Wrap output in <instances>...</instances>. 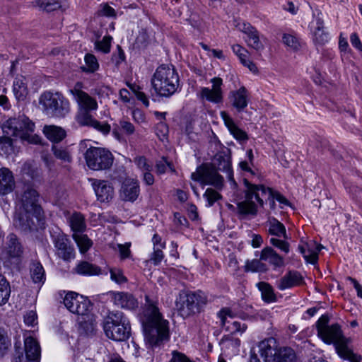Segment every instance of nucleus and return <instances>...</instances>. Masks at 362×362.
<instances>
[{
	"label": "nucleus",
	"mask_w": 362,
	"mask_h": 362,
	"mask_svg": "<svg viewBox=\"0 0 362 362\" xmlns=\"http://www.w3.org/2000/svg\"><path fill=\"white\" fill-rule=\"evenodd\" d=\"M346 280L350 281L353 284L354 287L356 290L358 297L362 298V286L358 282V281L356 279L352 278L351 276L346 277Z\"/></svg>",
	"instance_id": "obj_64"
},
{
	"label": "nucleus",
	"mask_w": 362,
	"mask_h": 362,
	"mask_svg": "<svg viewBox=\"0 0 362 362\" xmlns=\"http://www.w3.org/2000/svg\"><path fill=\"white\" fill-rule=\"evenodd\" d=\"M13 92L18 101H24L28 94L26 78L23 76H18L13 84Z\"/></svg>",
	"instance_id": "obj_31"
},
{
	"label": "nucleus",
	"mask_w": 362,
	"mask_h": 362,
	"mask_svg": "<svg viewBox=\"0 0 362 362\" xmlns=\"http://www.w3.org/2000/svg\"><path fill=\"white\" fill-rule=\"evenodd\" d=\"M15 185L13 173L8 168H0V194L6 195L11 193Z\"/></svg>",
	"instance_id": "obj_28"
},
{
	"label": "nucleus",
	"mask_w": 362,
	"mask_h": 362,
	"mask_svg": "<svg viewBox=\"0 0 362 362\" xmlns=\"http://www.w3.org/2000/svg\"><path fill=\"white\" fill-rule=\"evenodd\" d=\"M87 166L93 170H103L110 168L114 157L112 153L104 148L90 147L84 153Z\"/></svg>",
	"instance_id": "obj_10"
},
{
	"label": "nucleus",
	"mask_w": 362,
	"mask_h": 362,
	"mask_svg": "<svg viewBox=\"0 0 362 362\" xmlns=\"http://www.w3.org/2000/svg\"><path fill=\"white\" fill-rule=\"evenodd\" d=\"M269 243L271 245L279 248V250L284 252L285 253L287 254L289 252L290 245L288 242L283 240L277 239L275 238H272L269 240Z\"/></svg>",
	"instance_id": "obj_53"
},
{
	"label": "nucleus",
	"mask_w": 362,
	"mask_h": 362,
	"mask_svg": "<svg viewBox=\"0 0 362 362\" xmlns=\"http://www.w3.org/2000/svg\"><path fill=\"white\" fill-rule=\"evenodd\" d=\"M91 110H78L76 115V120L80 126L90 127L107 134L110 132V125L106 122L101 123L96 120L90 114Z\"/></svg>",
	"instance_id": "obj_16"
},
{
	"label": "nucleus",
	"mask_w": 362,
	"mask_h": 362,
	"mask_svg": "<svg viewBox=\"0 0 362 362\" xmlns=\"http://www.w3.org/2000/svg\"><path fill=\"white\" fill-rule=\"evenodd\" d=\"M238 213L242 216H256L257 214V206L252 201V199L245 198V200L237 204Z\"/></svg>",
	"instance_id": "obj_32"
},
{
	"label": "nucleus",
	"mask_w": 362,
	"mask_h": 362,
	"mask_svg": "<svg viewBox=\"0 0 362 362\" xmlns=\"http://www.w3.org/2000/svg\"><path fill=\"white\" fill-rule=\"evenodd\" d=\"M112 40V37L110 35H106L102 40L95 42V49L104 54H107L110 52Z\"/></svg>",
	"instance_id": "obj_48"
},
{
	"label": "nucleus",
	"mask_w": 362,
	"mask_h": 362,
	"mask_svg": "<svg viewBox=\"0 0 362 362\" xmlns=\"http://www.w3.org/2000/svg\"><path fill=\"white\" fill-rule=\"evenodd\" d=\"M220 115L224 122V124L236 140L240 142L247 141L248 136L247 133L236 125L233 119L226 112L221 111Z\"/></svg>",
	"instance_id": "obj_27"
},
{
	"label": "nucleus",
	"mask_w": 362,
	"mask_h": 362,
	"mask_svg": "<svg viewBox=\"0 0 362 362\" xmlns=\"http://www.w3.org/2000/svg\"><path fill=\"white\" fill-rule=\"evenodd\" d=\"M350 42L353 47L362 52V43L357 33H354L351 35Z\"/></svg>",
	"instance_id": "obj_63"
},
{
	"label": "nucleus",
	"mask_w": 362,
	"mask_h": 362,
	"mask_svg": "<svg viewBox=\"0 0 362 362\" xmlns=\"http://www.w3.org/2000/svg\"><path fill=\"white\" fill-rule=\"evenodd\" d=\"M219 317H221L223 329L230 334H235L238 332L242 334L247 329V325L245 323H241L239 321L233 320L230 315V310L229 309H222L219 312Z\"/></svg>",
	"instance_id": "obj_20"
},
{
	"label": "nucleus",
	"mask_w": 362,
	"mask_h": 362,
	"mask_svg": "<svg viewBox=\"0 0 362 362\" xmlns=\"http://www.w3.org/2000/svg\"><path fill=\"white\" fill-rule=\"evenodd\" d=\"M207 302V296L200 290L182 291L175 300V309L179 315L186 319L200 313Z\"/></svg>",
	"instance_id": "obj_6"
},
{
	"label": "nucleus",
	"mask_w": 362,
	"mask_h": 362,
	"mask_svg": "<svg viewBox=\"0 0 362 362\" xmlns=\"http://www.w3.org/2000/svg\"><path fill=\"white\" fill-rule=\"evenodd\" d=\"M100 9L98 11V15L115 18L117 14L115 10L109 6L107 4H103L100 5Z\"/></svg>",
	"instance_id": "obj_57"
},
{
	"label": "nucleus",
	"mask_w": 362,
	"mask_h": 362,
	"mask_svg": "<svg viewBox=\"0 0 362 362\" xmlns=\"http://www.w3.org/2000/svg\"><path fill=\"white\" fill-rule=\"evenodd\" d=\"M117 54H113L112 55V60L115 63L116 66H119L122 62L125 60L124 52L119 45L117 46Z\"/></svg>",
	"instance_id": "obj_60"
},
{
	"label": "nucleus",
	"mask_w": 362,
	"mask_h": 362,
	"mask_svg": "<svg viewBox=\"0 0 362 362\" xmlns=\"http://www.w3.org/2000/svg\"><path fill=\"white\" fill-rule=\"evenodd\" d=\"M64 304L71 313L78 315H85L88 310L90 301L82 296L70 291L66 294Z\"/></svg>",
	"instance_id": "obj_12"
},
{
	"label": "nucleus",
	"mask_w": 362,
	"mask_h": 362,
	"mask_svg": "<svg viewBox=\"0 0 362 362\" xmlns=\"http://www.w3.org/2000/svg\"><path fill=\"white\" fill-rule=\"evenodd\" d=\"M53 243L57 250V255L64 260L74 258L75 251L67 235L58 233L53 237Z\"/></svg>",
	"instance_id": "obj_18"
},
{
	"label": "nucleus",
	"mask_w": 362,
	"mask_h": 362,
	"mask_svg": "<svg viewBox=\"0 0 362 362\" xmlns=\"http://www.w3.org/2000/svg\"><path fill=\"white\" fill-rule=\"evenodd\" d=\"M191 178L204 185H212L218 190L223 187V177L211 165L202 164L198 166L196 171L192 173Z\"/></svg>",
	"instance_id": "obj_11"
},
{
	"label": "nucleus",
	"mask_w": 362,
	"mask_h": 362,
	"mask_svg": "<svg viewBox=\"0 0 362 362\" xmlns=\"http://www.w3.org/2000/svg\"><path fill=\"white\" fill-rule=\"evenodd\" d=\"M260 259L267 261L274 267V268H280L284 266V258L280 256L272 247H264L260 255Z\"/></svg>",
	"instance_id": "obj_30"
},
{
	"label": "nucleus",
	"mask_w": 362,
	"mask_h": 362,
	"mask_svg": "<svg viewBox=\"0 0 362 362\" xmlns=\"http://www.w3.org/2000/svg\"><path fill=\"white\" fill-rule=\"evenodd\" d=\"M105 335L115 341H122L130 336V323L121 311H112L107 316L103 325Z\"/></svg>",
	"instance_id": "obj_8"
},
{
	"label": "nucleus",
	"mask_w": 362,
	"mask_h": 362,
	"mask_svg": "<svg viewBox=\"0 0 362 362\" xmlns=\"http://www.w3.org/2000/svg\"><path fill=\"white\" fill-rule=\"evenodd\" d=\"M257 287L260 291L262 298L264 302L272 303L276 300L274 289L269 283L260 281L257 284Z\"/></svg>",
	"instance_id": "obj_36"
},
{
	"label": "nucleus",
	"mask_w": 362,
	"mask_h": 362,
	"mask_svg": "<svg viewBox=\"0 0 362 362\" xmlns=\"http://www.w3.org/2000/svg\"><path fill=\"white\" fill-rule=\"evenodd\" d=\"M30 276L35 284L44 283L45 273L43 267L39 262H33L30 267Z\"/></svg>",
	"instance_id": "obj_38"
},
{
	"label": "nucleus",
	"mask_w": 362,
	"mask_h": 362,
	"mask_svg": "<svg viewBox=\"0 0 362 362\" xmlns=\"http://www.w3.org/2000/svg\"><path fill=\"white\" fill-rule=\"evenodd\" d=\"M230 151L229 148L218 152L213 159L212 166L216 167L217 170L222 171L226 174V177L235 186L236 182L233 177V172L231 167Z\"/></svg>",
	"instance_id": "obj_15"
},
{
	"label": "nucleus",
	"mask_w": 362,
	"mask_h": 362,
	"mask_svg": "<svg viewBox=\"0 0 362 362\" xmlns=\"http://www.w3.org/2000/svg\"><path fill=\"white\" fill-rule=\"evenodd\" d=\"M284 43L293 49H298L300 47L298 38L290 34H284L283 36Z\"/></svg>",
	"instance_id": "obj_52"
},
{
	"label": "nucleus",
	"mask_w": 362,
	"mask_h": 362,
	"mask_svg": "<svg viewBox=\"0 0 362 362\" xmlns=\"http://www.w3.org/2000/svg\"><path fill=\"white\" fill-rule=\"evenodd\" d=\"M11 346V340L6 332L3 328L0 327V358L8 353Z\"/></svg>",
	"instance_id": "obj_47"
},
{
	"label": "nucleus",
	"mask_w": 362,
	"mask_h": 362,
	"mask_svg": "<svg viewBox=\"0 0 362 362\" xmlns=\"http://www.w3.org/2000/svg\"><path fill=\"white\" fill-rule=\"evenodd\" d=\"M25 356L18 353L13 358V362H40V347L38 342L32 337L25 339Z\"/></svg>",
	"instance_id": "obj_14"
},
{
	"label": "nucleus",
	"mask_w": 362,
	"mask_h": 362,
	"mask_svg": "<svg viewBox=\"0 0 362 362\" xmlns=\"http://www.w3.org/2000/svg\"><path fill=\"white\" fill-rule=\"evenodd\" d=\"M228 100L230 105L238 112H243L247 107L249 103V95L245 87L242 86L236 90L229 93Z\"/></svg>",
	"instance_id": "obj_24"
},
{
	"label": "nucleus",
	"mask_w": 362,
	"mask_h": 362,
	"mask_svg": "<svg viewBox=\"0 0 362 362\" xmlns=\"http://www.w3.org/2000/svg\"><path fill=\"white\" fill-rule=\"evenodd\" d=\"M303 283V278L298 271H288L282 278L276 281V287L280 291H284Z\"/></svg>",
	"instance_id": "obj_26"
},
{
	"label": "nucleus",
	"mask_w": 362,
	"mask_h": 362,
	"mask_svg": "<svg viewBox=\"0 0 362 362\" xmlns=\"http://www.w3.org/2000/svg\"><path fill=\"white\" fill-rule=\"evenodd\" d=\"M23 253V247L21 242L13 233L6 237V241L2 252L6 258H20Z\"/></svg>",
	"instance_id": "obj_23"
},
{
	"label": "nucleus",
	"mask_w": 362,
	"mask_h": 362,
	"mask_svg": "<svg viewBox=\"0 0 362 362\" xmlns=\"http://www.w3.org/2000/svg\"><path fill=\"white\" fill-rule=\"evenodd\" d=\"M241 30L247 36L245 41L249 47L258 52L264 49V45L259 39V33L255 27L244 23Z\"/></svg>",
	"instance_id": "obj_25"
},
{
	"label": "nucleus",
	"mask_w": 362,
	"mask_h": 362,
	"mask_svg": "<svg viewBox=\"0 0 362 362\" xmlns=\"http://www.w3.org/2000/svg\"><path fill=\"white\" fill-rule=\"evenodd\" d=\"M85 65L81 66V70L86 74H93L99 69V63L95 56L90 53L84 57Z\"/></svg>",
	"instance_id": "obj_37"
},
{
	"label": "nucleus",
	"mask_w": 362,
	"mask_h": 362,
	"mask_svg": "<svg viewBox=\"0 0 362 362\" xmlns=\"http://www.w3.org/2000/svg\"><path fill=\"white\" fill-rule=\"evenodd\" d=\"M35 5L47 12H51L61 8L62 3L60 0H36Z\"/></svg>",
	"instance_id": "obj_43"
},
{
	"label": "nucleus",
	"mask_w": 362,
	"mask_h": 362,
	"mask_svg": "<svg viewBox=\"0 0 362 362\" xmlns=\"http://www.w3.org/2000/svg\"><path fill=\"white\" fill-rule=\"evenodd\" d=\"M10 136H0V155L9 156L14 151L13 140Z\"/></svg>",
	"instance_id": "obj_44"
},
{
	"label": "nucleus",
	"mask_w": 362,
	"mask_h": 362,
	"mask_svg": "<svg viewBox=\"0 0 362 362\" xmlns=\"http://www.w3.org/2000/svg\"><path fill=\"white\" fill-rule=\"evenodd\" d=\"M201 96L202 98L214 103H220L223 101V95L209 88H202Z\"/></svg>",
	"instance_id": "obj_42"
},
{
	"label": "nucleus",
	"mask_w": 362,
	"mask_h": 362,
	"mask_svg": "<svg viewBox=\"0 0 362 362\" xmlns=\"http://www.w3.org/2000/svg\"><path fill=\"white\" fill-rule=\"evenodd\" d=\"M167 167H170V163L168 162L165 157L160 160L157 161L156 165V172L158 174H164L166 172Z\"/></svg>",
	"instance_id": "obj_59"
},
{
	"label": "nucleus",
	"mask_w": 362,
	"mask_h": 362,
	"mask_svg": "<svg viewBox=\"0 0 362 362\" xmlns=\"http://www.w3.org/2000/svg\"><path fill=\"white\" fill-rule=\"evenodd\" d=\"M140 194V187L138 180L126 178L122 184L119 197L124 202H134Z\"/></svg>",
	"instance_id": "obj_21"
},
{
	"label": "nucleus",
	"mask_w": 362,
	"mask_h": 362,
	"mask_svg": "<svg viewBox=\"0 0 362 362\" xmlns=\"http://www.w3.org/2000/svg\"><path fill=\"white\" fill-rule=\"evenodd\" d=\"M329 40V34L325 29L315 30L313 33V41L315 44L325 45Z\"/></svg>",
	"instance_id": "obj_50"
},
{
	"label": "nucleus",
	"mask_w": 362,
	"mask_h": 362,
	"mask_svg": "<svg viewBox=\"0 0 362 362\" xmlns=\"http://www.w3.org/2000/svg\"><path fill=\"white\" fill-rule=\"evenodd\" d=\"M110 296L114 304L119 308L130 310L138 308V300L132 293L123 291H112Z\"/></svg>",
	"instance_id": "obj_22"
},
{
	"label": "nucleus",
	"mask_w": 362,
	"mask_h": 362,
	"mask_svg": "<svg viewBox=\"0 0 362 362\" xmlns=\"http://www.w3.org/2000/svg\"><path fill=\"white\" fill-rule=\"evenodd\" d=\"M244 185L247 189L245 192V198H255L260 206L264 205V199L267 202L268 198H272L274 189L263 185H255L247 180H244Z\"/></svg>",
	"instance_id": "obj_13"
},
{
	"label": "nucleus",
	"mask_w": 362,
	"mask_h": 362,
	"mask_svg": "<svg viewBox=\"0 0 362 362\" xmlns=\"http://www.w3.org/2000/svg\"><path fill=\"white\" fill-rule=\"evenodd\" d=\"M44 112L50 117L62 118L70 111V105L62 94L47 91L40 98Z\"/></svg>",
	"instance_id": "obj_9"
},
{
	"label": "nucleus",
	"mask_w": 362,
	"mask_h": 362,
	"mask_svg": "<svg viewBox=\"0 0 362 362\" xmlns=\"http://www.w3.org/2000/svg\"><path fill=\"white\" fill-rule=\"evenodd\" d=\"M262 259H254L252 260H247L245 264V272H264L267 270V267L264 263L262 262Z\"/></svg>",
	"instance_id": "obj_45"
},
{
	"label": "nucleus",
	"mask_w": 362,
	"mask_h": 362,
	"mask_svg": "<svg viewBox=\"0 0 362 362\" xmlns=\"http://www.w3.org/2000/svg\"><path fill=\"white\" fill-rule=\"evenodd\" d=\"M134 163L137 167L143 172L146 170H152L153 165L147 162V159L144 156L135 158Z\"/></svg>",
	"instance_id": "obj_55"
},
{
	"label": "nucleus",
	"mask_w": 362,
	"mask_h": 362,
	"mask_svg": "<svg viewBox=\"0 0 362 362\" xmlns=\"http://www.w3.org/2000/svg\"><path fill=\"white\" fill-rule=\"evenodd\" d=\"M40 194L31 187H28L21 199V211L14 218V225L24 231H30L36 228L33 218L40 226L44 220V211L39 204Z\"/></svg>",
	"instance_id": "obj_2"
},
{
	"label": "nucleus",
	"mask_w": 362,
	"mask_h": 362,
	"mask_svg": "<svg viewBox=\"0 0 362 362\" xmlns=\"http://www.w3.org/2000/svg\"><path fill=\"white\" fill-rule=\"evenodd\" d=\"M35 127V124L25 115L10 118L1 126L5 134L19 137L21 140L29 143L37 144L40 140L39 137L32 135Z\"/></svg>",
	"instance_id": "obj_7"
},
{
	"label": "nucleus",
	"mask_w": 362,
	"mask_h": 362,
	"mask_svg": "<svg viewBox=\"0 0 362 362\" xmlns=\"http://www.w3.org/2000/svg\"><path fill=\"white\" fill-rule=\"evenodd\" d=\"M143 313L140 316L144 339L148 348L153 350L160 349L165 341L170 339L169 322L163 318L156 302L148 296Z\"/></svg>",
	"instance_id": "obj_1"
},
{
	"label": "nucleus",
	"mask_w": 362,
	"mask_h": 362,
	"mask_svg": "<svg viewBox=\"0 0 362 362\" xmlns=\"http://www.w3.org/2000/svg\"><path fill=\"white\" fill-rule=\"evenodd\" d=\"M325 343L334 344L339 356L349 362H361L362 356L354 352L351 339L343 335L342 330L338 323H334L327 327L324 333L318 336Z\"/></svg>",
	"instance_id": "obj_4"
},
{
	"label": "nucleus",
	"mask_w": 362,
	"mask_h": 362,
	"mask_svg": "<svg viewBox=\"0 0 362 362\" xmlns=\"http://www.w3.org/2000/svg\"><path fill=\"white\" fill-rule=\"evenodd\" d=\"M69 226L74 233H82L86 230V224L84 216L79 212H74L69 218Z\"/></svg>",
	"instance_id": "obj_33"
},
{
	"label": "nucleus",
	"mask_w": 362,
	"mask_h": 362,
	"mask_svg": "<svg viewBox=\"0 0 362 362\" xmlns=\"http://www.w3.org/2000/svg\"><path fill=\"white\" fill-rule=\"evenodd\" d=\"M329 322V317L328 315H322L318 320L316 322V329L317 331V335L319 336L321 333H324V331L330 325H328Z\"/></svg>",
	"instance_id": "obj_51"
},
{
	"label": "nucleus",
	"mask_w": 362,
	"mask_h": 362,
	"mask_svg": "<svg viewBox=\"0 0 362 362\" xmlns=\"http://www.w3.org/2000/svg\"><path fill=\"white\" fill-rule=\"evenodd\" d=\"M163 248L153 247V252L151 255L150 261L154 265H158L164 258V254L163 252Z\"/></svg>",
	"instance_id": "obj_54"
},
{
	"label": "nucleus",
	"mask_w": 362,
	"mask_h": 362,
	"mask_svg": "<svg viewBox=\"0 0 362 362\" xmlns=\"http://www.w3.org/2000/svg\"><path fill=\"white\" fill-rule=\"evenodd\" d=\"M268 232L272 235L282 237L284 239L288 238L284 225L275 218L269 219Z\"/></svg>",
	"instance_id": "obj_35"
},
{
	"label": "nucleus",
	"mask_w": 362,
	"mask_h": 362,
	"mask_svg": "<svg viewBox=\"0 0 362 362\" xmlns=\"http://www.w3.org/2000/svg\"><path fill=\"white\" fill-rule=\"evenodd\" d=\"M46 137L53 143H59L66 136V132L57 126H46L44 129Z\"/></svg>",
	"instance_id": "obj_34"
},
{
	"label": "nucleus",
	"mask_w": 362,
	"mask_h": 362,
	"mask_svg": "<svg viewBox=\"0 0 362 362\" xmlns=\"http://www.w3.org/2000/svg\"><path fill=\"white\" fill-rule=\"evenodd\" d=\"M11 286L6 278L0 274V305H5L11 295Z\"/></svg>",
	"instance_id": "obj_39"
},
{
	"label": "nucleus",
	"mask_w": 362,
	"mask_h": 362,
	"mask_svg": "<svg viewBox=\"0 0 362 362\" xmlns=\"http://www.w3.org/2000/svg\"><path fill=\"white\" fill-rule=\"evenodd\" d=\"M233 53L238 57L241 63L247 59V50L238 44L232 45L231 47Z\"/></svg>",
	"instance_id": "obj_56"
},
{
	"label": "nucleus",
	"mask_w": 362,
	"mask_h": 362,
	"mask_svg": "<svg viewBox=\"0 0 362 362\" xmlns=\"http://www.w3.org/2000/svg\"><path fill=\"white\" fill-rule=\"evenodd\" d=\"M73 238L77 243L80 251L82 253L86 252L92 246L93 243L86 235H83L81 233H74Z\"/></svg>",
	"instance_id": "obj_41"
},
{
	"label": "nucleus",
	"mask_w": 362,
	"mask_h": 362,
	"mask_svg": "<svg viewBox=\"0 0 362 362\" xmlns=\"http://www.w3.org/2000/svg\"><path fill=\"white\" fill-rule=\"evenodd\" d=\"M82 83L77 82L71 90V94L78 105V110H96L98 109L96 100L82 90Z\"/></svg>",
	"instance_id": "obj_17"
},
{
	"label": "nucleus",
	"mask_w": 362,
	"mask_h": 362,
	"mask_svg": "<svg viewBox=\"0 0 362 362\" xmlns=\"http://www.w3.org/2000/svg\"><path fill=\"white\" fill-rule=\"evenodd\" d=\"M74 272L81 276H90L102 274L100 267L88 261H80L74 268Z\"/></svg>",
	"instance_id": "obj_29"
},
{
	"label": "nucleus",
	"mask_w": 362,
	"mask_h": 362,
	"mask_svg": "<svg viewBox=\"0 0 362 362\" xmlns=\"http://www.w3.org/2000/svg\"><path fill=\"white\" fill-rule=\"evenodd\" d=\"M52 151L56 158L64 163H71L72 161L71 155L66 147L53 144Z\"/></svg>",
	"instance_id": "obj_40"
},
{
	"label": "nucleus",
	"mask_w": 362,
	"mask_h": 362,
	"mask_svg": "<svg viewBox=\"0 0 362 362\" xmlns=\"http://www.w3.org/2000/svg\"><path fill=\"white\" fill-rule=\"evenodd\" d=\"M37 314L33 310H30L26 313L24 316V322L28 326H33L36 324Z\"/></svg>",
	"instance_id": "obj_61"
},
{
	"label": "nucleus",
	"mask_w": 362,
	"mask_h": 362,
	"mask_svg": "<svg viewBox=\"0 0 362 362\" xmlns=\"http://www.w3.org/2000/svg\"><path fill=\"white\" fill-rule=\"evenodd\" d=\"M170 362H194L190 360L185 354L177 351H173Z\"/></svg>",
	"instance_id": "obj_58"
},
{
	"label": "nucleus",
	"mask_w": 362,
	"mask_h": 362,
	"mask_svg": "<svg viewBox=\"0 0 362 362\" xmlns=\"http://www.w3.org/2000/svg\"><path fill=\"white\" fill-rule=\"evenodd\" d=\"M119 126L122 130L128 135L134 134L135 131L134 126L128 121H120Z\"/></svg>",
	"instance_id": "obj_62"
},
{
	"label": "nucleus",
	"mask_w": 362,
	"mask_h": 362,
	"mask_svg": "<svg viewBox=\"0 0 362 362\" xmlns=\"http://www.w3.org/2000/svg\"><path fill=\"white\" fill-rule=\"evenodd\" d=\"M92 187L97 199L100 202H110L115 195L114 188L111 183L106 180L90 179Z\"/></svg>",
	"instance_id": "obj_19"
},
{
	"label": "nucleus",
	"mask_w": 362,
	"mask_h": 362,
	"mask_svg": "<svg viewBox=\"0 0 362 362\" xmlns=\"http://www.w3.org/2000/svg\"><path fill=\"white\" fill-rule=\"evenodd\" d=\"M216 189L207 188L204 193L203 197L207 202L206 204L207 207L212 206L215 202L222 199V195Z\"/></svg>",
	"instance_id": "obj_46"
},
{
	"label": "nucleus",
	"mask_w": 362,
	"mask_h": 362,
	"mask_svg": "<svg viewBox=\"0 0 362 362\" xmlns=\"http://www.w3.org/2000/svg\"><path fill=\"white\" fill-rule=\"evenodd\" d=\"M110 279L118 284H122L127 282V277L124 275L122 269L119 268H111L110 269Z\"/></svg>",
	"instance_id": "obj_49"
},
{
	"label": "nucleus",
	"mask_w": 362,
	"mask_h": 362,
	"mask_svg": "<svg viewBox=\"0 0 362 362\" xmlns=\"http://www.w3.org/2000/svg\"><path fill=\"white\" fill-rule=\"evenodd\" d=\"M258 358L255 350L251 351L250 362H296L297 357L293 349L289 347L276 348V339L267 338L260 341L257 346Z\"/></svg>",
	"instance_id": "obj_3"
},
{
	"label": "nucleus",
	"mask_w": 362,
	"mask_h": 362,
	"mask_svg": "<svg viewBox=\"0 0 362 362\" xmlns=\"http://www.w3.org/2000/svg\"><path fill=\"white\" fill-rule=\"evenodd\" d=\"M151 85L158 95L165 98L172 96L180 86L179 75L174 66H159L152 76Z\"/></svg>",
	"instance_id": "obj_5"
}]
</instances>
